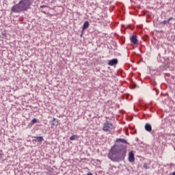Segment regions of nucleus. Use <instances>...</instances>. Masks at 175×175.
Here are the masks:
<instances>
[{
	"label": "nucleus",
	"instance_id": "nucleus-20",
	"mask_svg": "<svg viewBox=\"0 0 175 175\" xmlns=\"http://www.w3.org/2000/svg\"><path fill=\"white\" fill-rule=\"evenodd\" d=\"M128 27L130 28V29H132V25H129L128 26Z\"/></svg>",
	"mask_w": 175,
	"mask_h": 175
},
{
	"label": "nucleus",
	"instance_id": "nucleus-13",
	"mask_svg": "<svg viewBox=\"0 0 175 175\" xmlns=\"http://www.w3.org/2000/svg\"><path fill=\"white\" fill-rule=\"evenodd\" d=\"M163 25H166L169 24V21H164L163 22Z\"/></svg>",
	"mask_w": 175,
	"mask_h": 175
},
{
	"label": "nucleus",
	"instance_id": "nucleus-7",
	"mask_svg": "<svg viewBox=\"0 0 175 175\" xmlns=\"http://www.w3.org/2000/svg\"><path fill=\"white\" fill-rule=\"evenodd\" d=\"M145 130L147 132H152V126H151V124L149 123H146L145 124Z\"/></svg>",
	"mask_w": 175,
	"mask_h": 175
},
{
	"label": "nucleus",
	"instance_id": "nucleus-6",
	"mask_svg": "<svg viewBox=\"0 0 175 175\" xmlns=\"http://www.w3.org/2000/svg\"><path fill=\"white\" fill-rule=\"evenodd\" d=\"M117 64H118V59H112L108 62L109 66H114L115 65H117Z\"/></svg>",
	"mask_w": 175,
	"mask_h": 175
},
{
	"label": "nucleus",
	"instance_id": "nucleus-21",
	"mask_svg": "<svg viewBox=\"0 0 175 175\" xmlns=\"http://www.w3.org/2000/svg\"><path fill=\"white\" fill-rule=\"evenodd\" d=\"M87 175H92V172H88V173L87 174Z\"/></svg>",
	"mask_w": 175,
	"mask_h": 175
},
{
	"label": "nucleus",
	"instance_id": "nucleus-1",
	"mask_svg": "<svg viewBox=\"0 0 175 175\" xmlns=\"http://www.w3.org/2000/svg\"><path fill=\"white\" fill-rule=\"evenodd\" d=\"M126 144L128 142L125 139H117L115 144L111 146L107 154V157L112 162L120 163L126 157Z\"/></svg>",
	"mask_w": 175,
	"mask_h": 175
},
{
	"label": "nucleus",
	"instance_id": "nucleus-11",
	"mask_svg": "<svg viewBox=\"0 0 175 175\" xmlns=\"http://www.w3.org/2000/svg\"><path fill=\"white\" fill-rule=\"evenodd\" d=\"M129 162H132V150H131L129 153Z\"/></svg>",
	"mask_w": 175,
	"mask_h": 175
},
{
	"label": "nucleus",
	"instance_id": "nucleus-12",
	"mask_svg": "<svg viewBox=\"0 0 175 175\" xmlns=\"http://www.w3.org/2000/svg\"><path fill=\"white\" fill-rule=\"evenodd\" d=\"M36 122H38V119L37 118H33L31 120V125H33V124H36Z\"/></svg>",
	"mask_w": 175,
	"mask_h": 175
},
{
	"label": "nucleus",
	"instance_id": "nucleus-25",
	"mask_svg": "<svg viewBox=\"0 0 175 175\" xmlns=\"http://www.w3.org/2000/svg\"><path fill=\"white\" fill-rule=\"evenodd\" d=\"M130 88H132V86H131V85H130Z\"/></svg>",
	"mask_w": 175,
	"mask_h": 175
},
{
	"label": "nucleus",
	"instance_id": "nucleus-17",
	"mask_svg": "<svg viewBox=\"0 0 175 175\" xmlns=\"http://www.w3.org/2000/svg\"><path fill=\"white\" fill-rule=\"evenodd\" d=\"M135 161V156L132 154V162Z\"/></svg>",
	"mask_w": 175,
	"mask_h": 175
},
{
	"label": "nucleus",
	"instance_id": "nucleus-3",
	"mask_svg": "<svg viewBox=\"0 0 175 175\" xmlns=\"http://www.w3.org/2000/svg\"><path fill=\"white\" fill-rule=\"evenodd\" d=\"M111 129H113V123L109 122L108 121L104 123L103 131L105 132H110Z\"/></svg>",
	"mask_w": 175,
	"mask_h": 175
},
{
	"label": "nucleus",
	"instance_id": "nucleus-18",
	"mask_svg": "<svg viewBox=\"0 0 175 175\" xmlns=\"http://www.w3.org/2000/svg\"><path fill=\"white\" fill-rule=\"evenodd\" d=\"M83 33H84V31H83V30L81 31V33L80 35L81 38H83Z\"/></svg>",
	"mask_w": 175,
	"mask_h": 175
},
{
	"label": "nucleus",
	"instance_id": "nucleus-26",
	"mask_svg": "<svg viewBox=\"0 0 175 175\" xmlns=\"http://www.w3.org/2000/svg\"><path fill=\"white\" fill-rule=\"evenodd\" d=\"M42 12L46 13L45 12Z\"/></svg>",
	"mask_w": 175,
	"mask_h": 175
},
{
	"label": "nucleus",
	"instance_id": "nucleus-5",
	"mask_svg": "<svg viewBox=\"0 0 175 175\" xmlns=\"http://www.w3.org/2000/svg\"><path fill=\"white\" fill-rule=\"evenodd\" d=\"M49 124H51L52 126H58V124H59V120H58L55 118H53L52 120L49 121Z\"/></svg>",
	"mask_w": 175,
	"mask_h": 175
},
{
	"label": "nucleus",
	"instance_id": "nucleus-4",
	"mask_svg": "<svg viewBox=\"0 0 175 175\" xmlns=\"http://www.w3.org/2000/svg\"><path fill=\"white\" fill-rule=\"evenodd\" d=\"M139 46V40H137V36H132V47L136 49Z\"/></svg>",
	"mask_w": 175,
	"mask_h": 175
},
{
	"label": "nucleus",
	"instance_id": "nucleus-16",
	"mask_svg": "<svg viewBox=\"0 0 175 175\" xmlns=\"http://www.w3.org/2000/svg\"><path fill=\"white\" fill-rule=\"evenodd\" d=\"M144 167L145 169H148V165H147V164H144Z\"/></svg>",
	"mask_w": 175,
	"mask_h": 175
},
{
	"label": "nucleus",
	"instance_id": "nucleus-10",
	"mask_svg": "<svg viewBox=\"0 0 175 175\" xmlns=\"http://www.w3.org/2000/svg\"><path fill=\"white\" fill-rule=\"evenodd\" d=\"M77 139H79V136L77 135H73L70 137V140H76Z\"/></svg>",
	"mask_w": 175,
	"mask_h": 175
},
{
	"label": "nucleus",
	"instance_id": "nucleus-22",
	"mask_svg": "<svg viewBox=\"0 0 175 175\" xmlns=\"http://www.w3.org/2000/svg\"><path fill=\"white\" fill-rule=\"evenodd\" d=\"M130 40L132 42V35L130 36Z\"/></svg>",
	"mask_w": 175,
	"mask_h": 175
},
{
	"label": "nucleus",
	"instance_id": "nucleus-9",
	"mask_svg": "<svg viewBox=\"0 0 175 175\" xmlns=\"http://www.w3.org/2000/svg\"><path fill=\"white\" fill-rule=\"evenodd\" d=\"M34 139H36V141L38 143H42V142H43V140H44V139H43V137L40 136V137H34Z\"/></svg>",
	"mask_w": 175,
	"mask_h": 175
},
{
	"label": "nucleus",
	"instance_id": "nucleus-14",
	"mask_svg": "<svg viewBox=\"0 0 175 175\" xmlns=\"http://www.w3.org/2000/svg\"><path fill=\"white\" fill-rule=\"evenodd\" d=\"M132 88H136V84H135L133 82L132 83Z\"/></svg>",
	"mask_w": 175,
	"mask_h": 175
},
{
	"label": "nucleus",
	"instance_id": "nucleus-15",
	"mask_svg": "<svg viewBox=\"0 0 175 175\" xmlns=\"http://www.w3.org/2000/svg\"><path fill=\"white\" fill-rule=\"evenodd\" d=\"M47 8V5H41V6L40 7V9H43V8Z\"/></svg>",
	"mask_w": 175,
	"mask_h": 175
},
{
	"label": "nucleus",
	"instance_id": "nucleus-23",
	"mask_svg": "<svg viewBox=\"0 0 175 175\" xmlns=\"http://www.w3.org/2000/svg\"><path fill=\"white\" fill-rule=\"evenodd\" d=\"M0 80L2 81V77L0 76Z\"/></svg>",
	"mask_w": 175,
	"mask_h": 175
},
{
	"label": "nucleus",
	"instance_id": "nucleus-24",
	"mask_svg": "<svg viewBox=\"0 0 175 175\" xmlns=\"http://www.w3.org/2000/svg\"><path fill=\"white\" fill-rule=\"evenodd\" d=\"M172 175H175V172H174L172 173Z\"/></svg>",
	"mask_w": 175,
	"mask_h": 175
},
{
	"label": "nucleus",
	"instance_id": "nucleus-19",
	"mask_svg": "<svg viewBox=\"0 0 175 175\" xmlns=\"http://www.w3.org/2000/svg\"><path fill=\"white\" fill-rule=\"evenodd\" d=\"M171 20H173V17H170V18L168 19L169 23L170 22Z\"/></svg>",
	"mask_w": 175,
	"mask_h": 175
},
{
	"label": "nucleus",
	"instance_id": "nucleus-8",
	"mask_svg": "<svg viewBox=\"0 0 175 175\" xmlns=\"http://www.w3.org/2000/svg\"><path fill=\"white\" fill-rule=\"evenodd\" d=\"M88 27H90V22H88V21H86L83 25V28H82V32H84V31H85V29H87V28H88Z\"/></svg>",
	"mask_w": 175,
	"mask_h": 175
},
{
	"label": "nucleus",
	"instance_id": "nucleus-2",
	"mask_svg": "<svg viewBox=\"0 0 175 175\" xmlns=\"http://www.w3.org/2000/svg\"><path fill=\"white\" fill-rule=\"evenodd\" d=\"M35 0H21L18 4L13 5L11 8L12 13H22L31 9Z\"/></svg>",
	"mask_w": 175,
	"mask_h": 175
}]
</instances>
